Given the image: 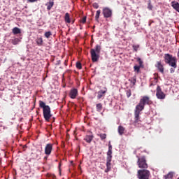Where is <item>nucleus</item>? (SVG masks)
Segmentation results:
<instances>
[{
    "mask_svg": "<svg viewBox=\"0 0 179 179\" xmlns=\"http://www.w3.org/2000/svg\"><path fill=\"white\" fill-rule=\"evenodd\" d=\"M153 102L150 100V98L148 96H143L139 103L136 105V108L134 110V124H139L141 122V120H139L141 115V111H143L145 110V106L146 104L148 106H150Z\"/></svg>",
    "mask_w": 179,
    "mask_h": 179,
    "instance_id": "nucleus-1",
    "label": "nucleus"
},
{
    "mask_svg": "<svg viewBox=\"0 0 179 179\" xmlns=\"http://www.w3.org/2000/svg\"><path fill=\"white\" fill-rule=\"evenodd\" d=\"M39 107L43 108L44 119L48 122L51 117H52V115L51 114V108H50L48 105H45V103L43 101H39Z\"/></svg>",
    "mask_w": 179,
    "mask_h": 179,
    "instance_id": "nucleus-2",
    "label": "nucleus"
},
{
    "mask_svg": "<svg viewBox=\"0 0 179 179\" xmlns=\"http://www.w3.org/2000/svg\"><path fill=\"white\" fill-rule=\"evenodd\" d=\"M101 51V45H96L94 48L90 50V55L92 62H97L100 58V52Z\"/></svg>",
    "mask_w": 179,
    "mask_h": 179,
    "instance_id": "nucleus-3",
    "label": "nucleus"
},
{
    "mask_svg": "<svg viewBox=\"0 0 179 179\" xmlns=\"http://www.w3.org/2000/svg\"><path fill=\"white\" fill-rule=\"evenodd\" d=\"M164 58L165 59V62L169 64L170 66H172V68H174V69L177 68V59L173 57V55L166 53L164 55Z\"/></svg>",
    "mask_w": 179,
    "mask_h": 179,
    "instance_id": "nucleus-4",
    "label": "nucleus"
},
{
    "mask_svg": "<svg viewBox=\"0 0 179 179\" xmlns=\"http://www.w3.org/2000/svg\"><path fill=\"white\" fill-rule=\"evenodd\" d=\"M138 179H149L150 177V171L146 169H140L137 172Z\"/></svg>",
    "mask_w": 179,
    "mask_h": 179,
    "instance_id": "nucleus-5",
    "label": "nucleus"
},
{
    "mask_svg": "<svg viewBox=\"0 0 179 179\" xmlns=\"http://www.w3.org/2000/svg\"><path fill=\"white\" fill-rule=\"evenodd\" d=\"M137 164L139 169H148V167H149L146 161V157L145 156H142L141 157H138Z\"/></svg>",
    "mask_w": 179,
    "mask_h": 179,
    "instance_id": "nucleus-6",
    "label": "nucleus"
},
{
    "mask_svg": "<svg viewBox=\"0 0 179 179\" xmlns=\"http://www.w3.org/2000/svg\"><path fill=\"white\" fill-rule=\"evenodd\" d=\"M156 96L159 100H164V99H166V94L163 92L159 85H158L156 89Z\"/></svg>",
    "mask_w": 179,
    "mask_h": 179,
    "instance_id": "nucleus-7",
    "label": "nucleus"
},
{
    "mask_svg": "<svg viewBox=\"0 0 179 179\" xmlns=\"http://www.w3.org/2000/svg\"><path fill=\"white\" fill-rule=\"evenodd\" d=\"M102 13L105 19H110V17H113V10H111L110 8H103L102 10Z\"/></svg>",
    "mask_w": 179,
    "mask_h": 179,
    "instance_id": "nucleus-8",
    "label": "nucleus"
},
{
    "mask_svg": "<svg viewBox=\"0 0 179 179\" xmlns=\"http://www.w3.org/2000/svg\"><path fill=\"white\" fill-rule=\"evenodd\" d=\"M52 146H54V144L52 143H48L46 144L45 147V155L46 156H50L52 152Z\"/></svg>",
    "mask_w": 179,
    "mask_h": 179,
    "instance_id": "nucleus-9",
    "label": "nucleus"
},
{
    "mask_svg": "<svg viewBox=\"0 0 179 179\" xmlns=\"http://www.w3.org/2000/svg\"><path fill=\"white\" fill-rule=\"evenodd\" d=\"M69 96L71 99H76L78 97V89L73 88L70 90Z\"/></svg>",
    "mask_w": 179,
    "mask_h": 179,
    "instance_id": "nucleus-10",
    "label": "nucleus"
},
{
    "mask_svg": "<svg viewBox=\"0 0 179 179\" xmlns=\"http://www.w3.org/2000/svg\"><path fill=\"white\" fill-rule=\"evenodd\" d=\"M106 93H107V87H104L103 90L97 92L98 100H100V99H101L102 97H104V96H106Z\"/></svg>",
    "mask_w": 179,
    "mask_h": 179,
    "instance_id": "nucleus-11",
    "label": "nucleus"
},
{
    "mask_svg": "<svg viewBox=\"0 0 179 179\" xmlns=\"http://www.w3.org/2000/svg\"><path fill=\"white\" fill-rule=\"evenodd\" d=\"M155 68H157L161 73H164V66L162 64V61L157 62Z\"/></svg>",
    "mask_w": 179,
    "mask_h": 179,
    "instance_id": "nucleus-12",
    "label": "nucleus"
},
{
    "mask_svg": "<svg viewBox=\"0 0 179 179\" xmlns=\"http://www.w3.org/2000/svg\"><path fill=\"white\" fill-rule=\"evenodd\" d=\"M93 138H94V136H93V134L86 135L84 138V141H85L87 143H91L92 141H93Z\"/></svg>",
    "mask_w": 179,
    "mask_h": 179,
    "instance_id": "nucleus-13",
    "label": "nucleus"
},
{
    "mask_svg": "<svg viewBox=\"0 0 179 179\" xmlns=\"http://www.w3.org/2000/svg\"><path fill=\"white\" fill-rule=\"evenodd\" d=\"M111 170V159H106V169L105 173H108Z\"/></svg>",
    "mask_w": 179,
    "mask_h": 179,
    "instance_id": "nucleus-14",
    "label": "nucleus"
},
{
    "mask_svg": "<svg viewBox=\"0 0 179 179\" xmlns=\"http://www.w3.org/2000/svg\"><path fill=\"white\" fill-rule=\"evenodd\" d=\"M171 6L176 10L177 12L179 13V3L176 1H172L171 2Z\"/></svg>",
    "mask_w": 179,
    "mask_h": 179,
    "instance_id": "nucleus-15",
    "label": "nucleus"
},
{
    "mask_svg": "<svg viewBox=\"0 0 179 179\" xmlns=\"http://www.w3.org/2000/svg\"><path fill=\"white\" fill-rule=\"evenodd\" d=\"M13 34H20V33H22V31L20 30V28L15 27L12 29Z\"/></svg>",
    "mask_w": 179,
    "mask_h": 179,
    "instance_id": "nucleus-16",
    "label": "nucleus"
},
{
    "mask_svg": "<svg viewBox=\"0 0 179 179\" xmlns=\"http://www.w3.org/2000/svg\"><path fill=\"white\" fill-rule=\"evenodd\" d=\"M36 43L37 45H38V47H41V45H43V38H41V37L37 38L36 39Z\"/></svg>",
    "mask_w": 179,
    "mask_h": 179,
    "instance_id": "nucleus-17",
    "label": "nucleus"
},
{
    "mask_svg": "<svg viewBox=\"0 0 179 179\" xmlns=\"http://www.w3.org/2000/svg\"><path fill=\"white\" fill-rule=\"evenodd\" d=\"M125 131V128L122 126H119L117 129L118 134L121 136L124 135V132Z\"/></svg>",
    "mask_w": 179,
    "mask_h": 179,
    "instance_id": "nucleus-18",
    "label": "nucleus"
},
{
    "mask_svg": "<svg viewBox=\"0 0 179 179\" xmlns=\"http://www.w3.org/2000/svg\"><path fill=\"white\" fill-rule=\"evenodd\" d=\"M45 6H47L48 10H51V8L54 6V1H49Z\"/></svg>",
    "mask_w": 179,
    "mask_h": 179,
    "instance_id": "nucleus-19",
    "label": "nucleus"
},
{
    "mask_svg": "<svg viewBox=\"0 0 179 179\" xmlns=\"http://www.w3.org/2000/svg\"><path fill=\"white\" fill-rule=\"evenodd\" d=\"M174 176V173L169 172L167 175L164 176V179H171Z\"/></svg>",
    "mask_w": 179,
    "mask_h": 179,
    "instance_id": "nucleus-20",
    "label": "nucleus"
},
{
    "mask_svg": "<svg viewBox=\"0 0 179 179\" xmlns=\"http://www.w3.org/2000/svg\"><path fill=\"white\" fill-rule=\"evenodd\" d=\"M113 150H108V152H107V158L106 159H109L111 160L113 159Z\"/></svg>",
    "mask_w": 179,
    "mask_h": 179,
    "instance_id": "nucleus-21",
    "label": "nucleus"
},
{
    "mask_svg": "<svg viewBox=\"0 0 179 179\" xmlns=\"http://www.w3.org/2000/svg\"><path fill=\"white\" fill-rule=\"evenodd\" d=\"M20 41V39H19L18 38H15L14 39L11 40V43L12 44H13V45H17Z\"/></svg>",
    "mask_w": 179,
    "mask_h": 179,
    "instance_id": "nucleus-22",
    "label": "nucleus"
},
{
    "mask_svg": "<svg viewBox=\"0 0 179 179\" xmlns=\"http://www.w3.org/2000/svg\"><path fill=\"white\" fill-rule=\"evenodd\" d=\"M64 20L66 23H71V18L69 17V13H66L65 14Z\"/></svg>",
    "mask_w": 179,
    "mask_h": 179,
    "instance_id": "nucleus-23",
    "label": "nucleus"
},
{
    "mask_svg": "<svg viewBox=\"0 0 179 179\" xmlns=\"http://www.w3.org/2000/svg\"><path fill=\"white\" fill-rule=\"evenodd\" d=\"M129 81L132 83L133 86L136 84V76H134L129 80Z\"/></svg>",
    "mask_w": 179,
    "mask_h": 179,
    "instance_id": "nucleus-24",
    "label": "nucleus"
},
{
    "mask_svg": "<svg viewBox=\"0 0 179 179\" xmlns=\"http://www.w3.org/2000/svg\"><path fill=\"white\" fill-rule=\"evenodd\" d=\"M101 110H103V105L101 103H97L96 104V111L100 113V111H101Z\"/></svg>",
    "mask_w": 179,
    "mask_h": 179,
    "instance_id": "nucleus-25",
    "label": "nucleus"
},
{
    "mask_svg": "<svg viewBox=\"0 0 179 179\" xmlns=\"http://www.w3.org/2000/svg\"><path fill=\"white\" fill-rule=\"evenodd\" d=\"M100 13H101V10H98L96 11V15H95V20L96 22H99V19L100 17Z\"/></svg>",
    "mask_w": 179,
    "mask_h": 179,
    "instance_id": "nucleus-26",
    "label": "nucleus"
},
{
    "mask_svg": "<svg viewBox=\"0 0 179 179\" xmlns=\"http://www.w3.org/2000/svg\"><path fill=\"white\" fill-rule=\"evenodd\" d=\"M98 136H99V138H101V141H104L107 138V134H98Z\"/></svg>",
    "mask_w": 179,
    "mask_h": 179,
    "instance_id": "nucleus-27",
    "label": "nucleus"
},
{
    "mask_svg": "<svg viewBox=\"0 0 179 179\" xmlns=\"http://www.w3.org/2000/svg\"><path fill=\"white\" fill-rule=\"evenodd\" d=\"M44 36L46 38H50V36H52V33L51 32V31H46L45 34H44Z\"/></svg>",
    "mask_w": 179,
    "mask_h": 179,
    "instance_id": "nucleus-28",
    "label": "nucleus"
},
{
    "mask_svg": "<svg viewBox=\"0 0 179 179\" xmlns=\"http://www.w3.org/2000/svg\"><path fill=\"white\" fill-rule=\"evenodd\" d=\"M137 61H138V64H139V66H140V67H141V68H143V62L142 61V59L138 57V58L137 59Z\"/></svg>",
    "mask_w": 179,
    "mask_h": 179,
    "instance_id": "nucleus-29",
    "label": "nucleus"
},
{
    "mask_svg": "<svg viewBox=\"0 0 179 179\" xmlns=\"http://www.w3.org/2000/svg\"><path fill=\"white\" fill-rule=\"evenodd\" d=\"M141 68L140 66H134V72H137V73H139V71H141Z\"/></svg>",
    "mask_w": 179,
    "mask_h": 179,
    "instance_id": "nucleus-30",
    "label": "nucleus"
},
{
    "mask_svg": "<svg viewBox=\"0 0 179 179\" xmlns=\"http://www.w3.org/2000/svg\"><path fill=\"white\" fill-rule=\"evenodd\" d=\"M86 19H87L86 16H85L83 18H81L80 20V23H83V24H85V23H86Z\"/></svg>",
    "mask_w": 179,
    "mask_h": 179,
    "instance_id": "nucleus-31",
    "label": "nucleus"
},
{
    "mask_svg": "<svg viewBox=\"0 0 179 179\" xmlns=\"http://www.w3.org/2000/svg\"><path fill=\"white\" fill-rule=\"evenodd\" d=\"M76 68H78V69H80L82 68V64L80 63V62H76Z\"/></svg>",
    "mask_w": 179,
    "mask_h": 179,
    "instance_id": "nucleus-32",
    "label": "nucleus"
},
{
    "mask_svg": "<svg viewBox=\"0 0 179 179\" xmlns=\"http://www.w3.org/2000/svg\"><path fill=\"white\" fill-rule=\"evenodd\" d=\"M126 94H127V97H128V98L131 97V90H127Z\"/></svg>",
    "mask_w": 179,
    "mask_h": 179,
    "instance_id": "nucleus-33",
    "label": "nucleus"
},
{
    "mask_svg": "<svg viewBox=\"0 0 179 179\" xmlns=\"http://www.w3.org/2000/svg\"><path fill=\"white\" fill-rule=\"evenodd\" d=\"M138 48H139V45H133V49L136 52H138Z\"/></svg>",
    "mask_w": 179,
    "mask_h": 179,
    "instance_id": "nucleus-34",
    "label": "nucleus"
},
{
    "mask_svg": "<svg viewBox=\"0 0 179 179\" xmlns=\"http://www.w3.org/2000/svg\"><path fill=\"white\" fill-rule=\"evenodd\" d=\"M148 8L149 10H152V9H153V6H152V3H150V1H149V3H148Z\"/></svg>",
    "mask_w": 179,
    "mask_h": 179,
    "instance_id": "nucleus-35",
    "label": "nucleus"
},
{
    "mask_svg": "<svg viewBox=\"0 0 179 179\" xmlns=\"http://www.w3.org/2000/svg\"><path fill=\"white\" fill-rule=\"evenodd\" d=\"M92 6H93V8H94V9H99V3H94L92 4Z\"/></svg>",
    "mask_w": 179,
    "mask_h": 179,
    "instance_id": "nucleus-36",
    "label": "nucleus"
},
{
    "mask_svg": "<svg viewBox=\"0 0 179 179\" xmlns=\"http://www.w3.org/2000/svg\"><path fill=\"white\" fill-rule=\"evenodd\" d=\"M175 71H176V70H174L173 68H171V69H170V72H171V73H174Z\"/></svg>",
    "mask_w": 179,
    "mask_h": 179,
    "instance_id": "nucleus-37",
    "label": "nucleus"
},
{
    "mask_svg": "<svg viewBox=\"0 0 179 179\" xmlns=\"http://www.w3.org/2000/svg\"><path fill=\"white\" fill-rule=\"evenodd\" d=\"M38 0H28V2H31V3H33V2H37Z\"/></svg>",
    "mask_w": 179,
    "mask_h": 179,
    "instance_id": "nucleus-38",
    "label": "nucleus"
},
{
    "mask_svg": "<svg viewBox=\"0 0 179 179\" xmlns=\"http://www.w3.org/2000/svg\"><path fill=\"white\" fill-rule=\"evenodd\" d=\"M47 159H48V155L44 157L43 158L44 162H47Z\"/></svg>",
    "mask_w": 179,
    "mask_h": 179,
    "instance_id": "nucleus-39",
    "label": "nucleus"
},
{
    "mask_svg": "<svg viewBox=\"0 0 179 179\" xmlns=\"http://www.w3.org/2000/svg\"><path fill=\"white\" fill-rule=\"evenodd\" d=\"M108 150H113V147L111 145H109Z\"/></svg>",
    "mask_w": 179,
    "mask_h": 179,
    "instance_id": "nucleus-40",
    "label": "nucleus"
},
{
    "mask_svg": "<svg viewBox=\"0 0 179 179\" xmlns=\"http://www.w3.org/2000/svg\"><path fill=\"white\" fill-rule=\"evenodd\" d=\"M155 80H157V78H155Z\"/></svg>",
    "mask_w": 179,
    "mask_h": 179,
    "instance_id": "nucleus-41",
    "label": "nucleus"
},
{
    "mask_svg": "<svg viewBox=\"0 0 179 179\" xmlns=\"http://www.w3.org/2000/svg\"><path fill=\"white\" fill-rule=\"evenodd\" d=\"M152 85H153V84H152V83H151V84H150V86H152Z\"/></svg>",
    "mask_w": 179,
    "mask_h": 179,
    "instance_id": "nucleus-42",
    "label": "nucleus"
}]
</instances>
